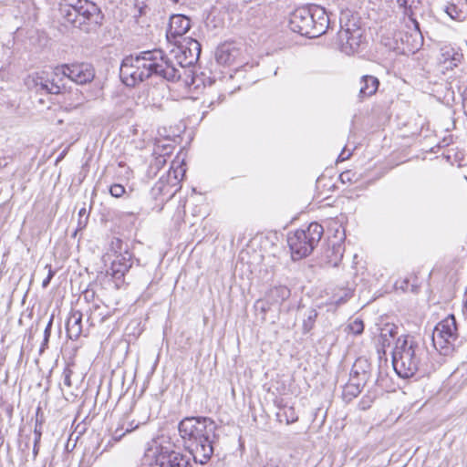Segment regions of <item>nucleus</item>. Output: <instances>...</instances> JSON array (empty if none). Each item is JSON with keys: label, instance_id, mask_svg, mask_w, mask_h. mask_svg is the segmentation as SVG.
I'll use <instances>...</instances> for the list:
<instances>
[{"label": "nucleus", "instance_id": "nucleus-1", "mask_svg": "<svg viewBox=\"0 0 467 467\" xmlns=\"http://www.w3.org/2000/svg\"><path fill=\"white\" fill-rule=\"evenodd\" d=\"M119 76L126 86L134 87L152 76L174 82L181 78V72L173 60L161 49L155 48L125 57L119 68Z\"/></svg>", "mask_w": 467, "mask_h": 467}, {"label": "nucleus", "instance_id": "nucleus-2", "mask_svg": "<svg viewBox=\"0 0 467 467\" xmlns=\"http://www.w3.org/2000/svg\"><path fill=\"white\" fill-rule=\"evenodd\" d=\"M178 429L195 462L206 464L213 454L216 423L208 417H188L181 420Z\"/></svg>", "mask_w": 467, "mask_h": 467}, {"label": "nucleus", "instance_id": "nucleus-3", "mask_svg": "<svg viewBox=\"0 0 467 467\" xmlns=\"http://www.w3.org/2000/svg\"><path fill=\"white\" fill-rule=\"evenodd\" d=\"M392 364L396 373L404 379L413 377L417 373L424 376L433 368L428 349L410 335L398 337L392 353Z\"/></svg>", "mask_w": 467, "mask_h": 467}, {"label": "nucleus", "instance_id": "nucleus-4", "mask_svg": "<svg viewBox=\"0 0 467 467\" xmlns=\"http://www.w3.org/2000/svg\"><path fill=\"white\" fill-rule=\"evenodd\" d=\"M59 14L66 23L86 32L95 29L103 19L99 6L88 0H61Z\"/></svg>", "mask_w": 467, "mask_h": 467}, {"label": "nucleus", "instance_id": "nucleus-5", "mask_svg": "<svg viewBox=\"0 0 467 467\" xmlns=\"http://www.w3.org/2000/svg\"><path fill=\"white\" fill-rule=\"evenodd\" d=\"M329 23L326 9L317 5L296 8L289 18L290 29L309 38H316L325 34Z\"/></svg>", "mask_w": 467, "mask_h": 467}, {"label": "nucleus", "instance_id": "nucleus-6", "mask_svg": "<svg viewBox=\"0 0 467 467\" xmlns=\"http://www.w3.org/2000/svg\"><path fill=\"white\" fill-rule=\"evenodd\" d=\"M324 233L321 224L311 223L306 229H298L287 236L293 260L308 256L319 243Z\"/></svg>", "mask_w": 467, "mask_h": 467}, {"label": "nucleus", "instance_id": "nucleus-7", "mask_svg": "<svg viewBox=\"0 0 467 467\" xmlns=\"http://www.w3.org/2000/svg\"><path fill=\"white\" fill-rule=\"evenodd\" d=\"M183 161H172L165 175H161L159 181L151 188V195L157 199L163 197L166 200L172 198L181 189L180 183L183 179L186 169Z\"/></svg>", "mask_w": 467, "mask_h": 467}, {"label": "nucleus", "instance_id": "nucleus-8", "mask_svg": "<svg viewBox=\"0 0 467 467\" xmlns=\"http://www.w3.org/2000/svg\"><path fill=\"white\" fill-rule=\"evenodd\" d=\"M457 338L458 327L453 315H449L440 321L432 332L433 346L444 356L449 355L453 350Z\"/></svg>", "mask_w": 467, "mask_h": 467}, {"label": "nucleus", "instance_id": "nucleus-9", "mask_svg": "<svg viewBox=\"0 0 467 467\" xmlns=\"http://www.w3.org/2000/svg\"><path fill=\"white\" fill-rule=\"evenodd\" d=\"M53 75L61 81L63 78H67L71 81L84 85L93 80L95 70L90 64L74 63L57 66L53 69Z\"/></svg>", "mask_w": 467, "mask_h": 467}, {"label": "nucleus", "instance_id": "nucleus-10", "mask_svg": "<svg viewBox=\"0 0 467 467\" xmlns=\"http://www.w3.org/2000/svg\"><path fill=\"white\" fill-rule=\"evenodd\" d=\"M122 245L123 243L119 238H115L111 242V248L118 249L119 252L115 251V258L107 273L117 281L121 280L132 265V254L127 247L123 250Z\"/></svg>", "mask_w": 467, "mask_h": 467}, {"label": "nucleus", "instance_id": "nucleus-11", "mask_svg": "<svg viewBox=\"0 0 467 467\" xmlns=\"http://www.w3.org/2000/svg\"><path fill=\"white\" fill-rule=\"evenodd\" d=\"M340 50L346 55H353L358 51L363 43V32L355 24L341 26L337 34Z\"/></svg>", "mask_w": 467, "mask_h": 467}, {"label": "nucleus", "instance_id": "nucleus-12", "mask_svg": "<svg viewBox=\"0 0 467 467\" xmlns=\"http://www.w3.org/2000/svg\"><path fill=\"white\" fill-rule=\"evenodd\" d=\"M57 78L53 75L49 78L45 71L29 75L26 78V87L36 92H45L47 94H59L62 87L58 84Z\"/></svg>", "mask_w": 467, "mask_h": 467}, {"label": "nucleus", "instance_id": "nucleus-13", "mask_svg": "<svg viewBox=\"0 0 467 467\" xmlns=\"http://www.w3.org/2000/svg\"><path fill=\"white\" fill-rule=\"evenodd\" d=\"M151 467H192L189 458L168 448H157Z\"/></svg>", "mask_w": 467, "mask_h": 467}, {"label": "nucleus", "instance_id": "nucleus-14", "mask_svg": "<svg viewBox=\"0 0 467 467\" xmlns=\"http://www.w3.org/2000/svg\"><path fill=\"white\" fill-rule=\"evenodd\" d=\"M189 47H180L178 52L175 54L176 64L180 66L177 67L180 69L182 73V69H183L184 73L188 71L185 69L187 67H191L197 62L201 54V45L200 43L191 38L188 41Z\"/></svg>", "mask_w": 467, "mask_h": 467}, {"label": "nucleus", "instance_id": "nucleus-15", "mask_svg": "<svg viewBox=\"0 0 467 467\" xmlns=\"http://www.w3.org/2000/svg\"><path fill=\"white\" fill-rule=\"evenodd\" d=\"M191 27L190 18L183 15H173L170 17L167 38L169 41H176L178 36L186 34Z\"/></svg>", "mask_w": 467, "mask_h": 467}, {"label": "nucleus", "instance_id": "nucleus-16", "mask_svg": "<svg viewBox=\"0 0 467 467\" xmlns=\"http://www.w3.org/2000/svg\"><path fill=\"white\" fill-rule=\"evenodd\" d=\"M371 365L366 358H358L352 366L350 379H356L358 385H366L370 378Z\"/></svg>", "mask_w": 467, "mask_h": 467}, {"label": "nucleus", "instance_id": "nucleus-17", "mask_svg": "<svg viewBox=\"0 0 467 467\" xmlns=\"http://www.w3.org/2000/svg\"><path fill=\"white\" fill-rule=\"evenodd\" d=\"M443 10L451 19L463 21L467 18V0H451Z\"/></svg>", "mask_w": 467, "mask_h": 467}, {"label": "nucleus", "instance_id": "nucleus-18", "mask_svg": "<svg viewBox=\"0 0 467 467\" xmlns=\"http://www.w3.org/2000/svg\"><path fill=\"white\" fill-rule=\"evenodd\" d=\"M239 55V50L232 44L219 46L215 52L216 61L221 65H231Z\"/></svg>", "mask_w": 467, "mask_h": 467}, {"label": "nucleus", "instance_id": "nucleus-19", "mask_svg": "<svg viewBox=\"0 0 467 467\" xmlns=\"http://www.w3.org/2000/svg\"><path fill=\"white\" fill-rule=\"evenodd\" d=\"M67 337L76 340L82 333V314L79 311H72L66 323Z\"/></svg>", "mask_w": 467, "mask_h": 467}, {"label": "nucleus", "instance_id": "nucleus-20", "mask_svg": "<svg viewBox=\"0 0 467 467\" xmlns=\"http://www.w3.org/2000/svg\"><path fill=\"white\" fill-rule=\"evenodd\" d=\"M359 85L360 88L358 92V98L363 99L371 97L377 92L379 86V81L374 76L365 75L361 77Z\"/></svg>", "mask_w": 467, "mask_h": 467}, {"label": "nucleus", "instance_id": "nucleus-21", "mask_svg": "<svg viewBox=\"0 0 467 467\" xmlns=\"http://www.w3.org/2000/svg\"><path fill=\"white\" fill-rule=\"evenodd\" d=\"M140 424L141 422H135L134 420H130L128 416H125L119 421L111 439L114 441H119L126 433L136 430Z\"/></svg>", "mask_w": 467, "mask_h": 467}, {"label": "nucleus", "instance_id": "nucleus-22", "mask_svg": "<svg viewBox=\"0 0 467 467\" xmlns=\"http://www.w3.org/2000/svg\"><path fill=\"white\" fill-rule=\"evenodd\" d=\"M290 290L285 285H277L270 288L265 296L272 305H281L290 296Z\"/></svg>", "mask_w": 467, "mask_h": 467}, {"label": "nucleus", "instance_id": "nucleus-23", "mask_svg": "<svg viewBox=\"0 0 467 467\" xmlns=\"http://www.w3.org/2000/svg\"><path fill=\"white\" fill-rule=\"evenodd\" d=\"M343 252H344V248H343L342 244H338L337 245H333V247L331 249L327 250V264L332 267L338 266V265L341 262L342 257H343Z\"/></svg>", "mask_w": 467, "mask_h": 467}, {"label": "nucleus", "instance_id": "nucleus-24", "mask_svg": "<svg viewBox=\"0 0 467 467\" xmlns=\"http://www.w3.org/2000/svg\"><path fill=\"white\" fill-rule=\"evenodd\" d=\"M397 3L400 7L404 9V14L410 17L415 29L420 32V25L418 21L412 17L411 11L415 5L420 3V0H397Z\"/></svg>", "mask_w": 467, "mask_h": 467}, {"label": "nucleus", "instance_id": "nucleus-25", "mask_svg": "<svg viewBox=\"0 0 467 467\" xmlns=\"http://www.w3.org/2000/svg\"><path fill=\"white\" fill-rule=\"evenodd\" d=\"M279 421L285 420L286 424H291L297 421L298 417L293 407H285L282 412L277 413Z\"/></svg>", "mask_w": 467, "mask_h": 467}, {"label": "nucleus", "instance_id": "nucleus-26", "mask_svg": "<svg viewBox=\"0 0 467 467\" xmlns=\"http://www.w3.org/2000/svg\"><path fill=\"white\" fill-rule=\"evenodd\" d=\"M317 317V312L316 309H309L307 311L306 318L304 319L302 327L304 334H307L313 329Z\"/></svg>", "mask_w": 467, "mask_h": 467}, {"label": "nucleus", "instance_id": "nucleus-27", "mask_svg": "<svg viewBox=\"0 0 467 467\" xmlns=\"http://www.w3.org/2000/svg\"><path fill=\"white\" fill-rule=\"evenodd\" d=\"M365 385H358V381L354 379H349V382L345 388L344 393L345 395H349L351 397H357L362 390Z\"/></svg>", "mask_w": 467, "mask_h": 467}, {"label": "nucleus", "instance_id": "nucleus-28", "mask_svg": "<svg viewBox=\"0 0 467 467\" xmlns=\"http://www.w3.org/2000/svg\"><path fill=\"white\" fill-rule=\"evenodd\" d=\"M346 330L355 336L360 335L364 331V323L360 318H355L348 323Z\"/></svg>", "mask_w": 467, "mask_h": 467}, {"label": "nucleus", "instance_id": "nucleus-29", "mask_svg": "<svg viewBox=\"0 0 467 467\" xmlns=\"http://www.w3.org/2000/svg\"><path fill=\"white\" fill-rule=\"evenodd\" d=\"M274 305H272L270 303V301L268 300V298H266V296H265V298L263 299H258L255 303H254V308L256 311H260L263 315V318L265 319V315L271 309V307L273 306Z\"/></svg>", "mask_w": 467, "mask_h": 467}, {"label": "nucleus", "instance_id": "nucleus-30", "mask_svg": "<svg viewBox=\"0 0 467 467\" xmlns=\"http://www.w3.org/2000/svg\"><path fill=\"white\" fill-rule=\"evenodd\" d=\"M339 179L343 183H351L353 182H357L358 177L356 172L352 171H345L339 175Z\"/></svg>", "mask_w": 467, "mask_h": 467}, {"label": "nucleus", "instance_id": "nucleus-31", "mask_svg": "<svg viewBox=\"0 0 467 467\" xmlns=\"http://www.w3.org/2000/svg\"><path fill=\"white\" fill-rule=\"evenodd\" d=\"M125 192V187L122 184L114 183L109 187V193L112 197L120 198Z\"/></svg>", "mask_w": 467, "mask_h": 467}, {"label": "nucleus", "instance_id": "nucleus-32", "mask_svg": "<svg viewBox=\"0 0 467 467\" xmlns=\"http://www.w3.org/2000/svg\"><path fill=\"white\" fill-rule=\"evenodd\" d=\"M73 374L72 369L67 366L63 371V385L70 388L72 386L71 376Z\"/></svg>", "mask_w": 467, "mask_h": 467}, {"label": "nucleus", "instance_id": "nucleus-33", "mask_svg": "<svg viewBox=\"0 0 467 467\" xmlns=\"http://www.w3.org/2000/svg\"><path fill=\"white\" fill-rule=\"evenodd\" d=\"M397 334V327H387L382 329L380 337L385 338L388 335L390 337H394Z\"/></svg>", "mask_w": 467, "mask_h": 467}, {"label": "nucleus", "instance_id": "nucleus-34", "mask_svg": "<svg viewBox=\"0 0 467 467\" xmlns=\"http://www.w3.org/2000/svg\"><path fill=\"white\" fill-rule=\"evenodd\" d=\"M46 268L48 269L47 276L42 282V287L47 288L53 278L55 272L52 270V266L50 265H47Z\"/></svg>", "mask_w": 467, "mask_h": 467}, {"label": "nucleus", "instance_id": "nucleus-35", "mask_svg": "<svg viewBox=\"0 0 467 467\" xmlns=\"http://www.w3.org/2000/svg\"><path fill=\"white\" fill-rule=\"evenodd\" d=\"M462 55L455 52L452 55L451 65L457 66L458 63L461 62Z\"/></svg>", "mask_w": 467, "mask_h": 467}, {"label": "nucleus", "instance_id": "nucleus-36", "mask_svg": "<svg viewBox=\"0 0 467 467\" xmlns=\"http://www.w3.org/2000/svg\"><path fill=\"white\" fill-rule=\"evenodd\" d=\"M34 434H35V440H34L35 443H39V441L41 440V431H40V429L37 428V424L35 427Z\"/></svg>", "mask_w": 467, "mask_h": 467}, {"label": "nucleus", "instance_id": "nucleus-37", "mask_svg": "<svg viewBox=\"0 0 467 467\" xmlns=\"http://www.w3.org/2000/svg\"><path fill=\"white\" fill-rule=\"evenodd\" d=\"M106 450H107V446L103 450L99 451V445H98V447L92 452V456L94 458L93 460L96 461L98 459V457L99 455H101L103 453V451Z\"/></svg>", "mask_w": 467, "mask_h": 467}, {"label": "nucleus", "instance_id": "nucleus-38", "mask_svg": "<svg viewBox=\"0 0 467 467\" xmlns=\"http://www.w3.org/2000/svg\"><path fill=\"white\" fill-rule=\"evenodd\" d=\"M52 321H53V319L51 318V319L49 320V322H48V324H47V326L46 329H45V340H46V341H47V338H48V337H49V335H50V328H51V326H52Z\"/></svg>", "mask_w": 467, "mask_h": 467}, {"label": "nucleus", "instance_id": "nucleus-39", "mask_svg": "<svg viewBox=\"0 0 467 467\" xmlns=\"http://www.w3.org/2000/svg\"><path fill=\"white\" fill-rule=\"evenodd\" d=\"M349 156H350V153H346V150H343L341 151V153L339 154V156H338V160H339V161H345V160L348 159V158H349Z\"/></svg>", "mask_w": 467, "mask_h": 467}, {"label": "nucleus", "instance_id": "nucleus-40", "mask_svg": "<svg viewBox=\"0 0 467 467\" xmlns=\"http://www.w3.org/2000/svg\"><path fill=\"white\" fill-rule=\"evenodd\" d=\"M463 107L465 109H467V86H466V88L464 90V95H463Z\"/></svg>", "mask_w": 467, "mask_h": 467}, {"label": "nucleus", "instance_id": "nucleus-41", "mask_svg": "<svg viewBox=\"0 0 467 467\" xmlns=\"http://www.w3.org/2000/svg\"><path fill=\"white\" fill-rule=\"evenodd\" d=\"M38 450H39L38 443L34 442V448H33L34 458H36V455L38 454Z\"/></svg>", "mask_w": 467, "mask_h": 467}, {"label": "nucleus", "instance_id": "nucleus-42", "mask_svg": "<svg viewBox=\"0 0 467 467\" xmlns=\"http://www.w3.org/2000/svg\"><path fill=\"white\" fill-rule=\"evenodd\" d=\"M78 215H79V217L88 216V215H87V210H86V208H82V209H80V210H79V212H78Z\"/></svg>", "mask_w": 467, "mask_h": 467}, {"label": "nucleus", "instance_id": "nucleus-43", "mask_svg": "<svg viewBox=\"0 0 467 467\" xmlns=\"http://www.w3.org/2000/svg\"><path fill=\"white\" fill-rule=\"evenodd\" d=\"M89 294H91V297H93L94 293H93L92 291L90 292V291H88H88H86V292H85V294H84V296H85V298H86V299H88V296H89Z\"/></svg>", "mask_w": 467, "mask_h": 467}, {"label": "nucleus", "instance_id": "nucleus-44", "mask_svg": "<svg viewBox=\"0 0 467 467\" xmlns=\"http://www.w3.org/2000/svg\"><path fill=\"white\" fill-rule=\"evenodd\" d=\"M164 162H165V159L163 157H161V158L157 159V163L158 164L164 163Z\"/></svg>", "mask_w": 467, "mask_h": 467}, {"label": "nucleus", "instance_id": "nucleus-45", "mask_svg": "<svg viewBox=\"0 0 467 467\" xmlns=\"http://www.w3.org/2000/svg\"><path fill=\"white\" fill-rule=\"evenodd\" d=\"M173 3H176V4H179V3H182L184 2L185 0H171Z\"/></svg>", "mask_w": 467, "mask_h": 467}]
</instances>
